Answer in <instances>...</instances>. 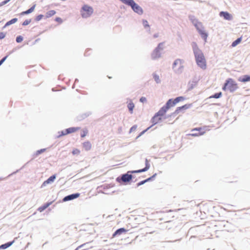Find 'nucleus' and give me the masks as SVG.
Here are the masks:
<instances>
[{
  "label": "nucleus",
  "mask_w": 250,
  "mask_h": 250,
  "mask_svg": "<svg viewBox=\"0 0 250 250\" xmlns=\"http://www.w3.org/2000/svg\"><path fill=\"white\" fill-rule=\"evenodd\" d=\"M192 48L197 65L202 69L205 70L207 68V65L204 53L198 48L196 43H193Z\"/></svg>",
  "instance_id": "nucleus-1"
},
{
  "label": "nucleus",
  "mask_w": 250,
  "mask_h": 250,
  "mask_svg": "<svg viewBox=\"0 0 250 250\" xmlns=\"http://www.w3.org/2000/svg\"><path fill=\"white\" fill-rule=\"evenodd\" d=\"M149 167H150V166L148 163V161L147 159H146V167L144 168L140 169V170H138L133 171L132 172L128 171L126 174H123L122 176L121 180L124 182H129L132 179V175L130 174H129V173H139V172L146 171L149 168Z\"/></svg>",
  "instance_id": "nucleus-2"
},
{
  "label": "nucleus",
  "mask_w": 250,
  "mask_h": 250,
  "mask_svg": "<svg viewBox=\"0 0 250 250\" xmlns=\"http://www.w3.org/2000/svg\"><path fill=\"white\" fill-rule=\"evenodd\" d=\"M238 88L237 84L232 79H228L223 87V90L225 91L228 89L230 92H233Z\"/></svg>",
  "instance_id": "nucleus-3"
},
{
  "label": "nucleus",
  "mask_w": 250,
  "mask_h": 250,
  "mask_svg": "<svg viewBox=\"0 0 250 250\" xmlns=\"http://www.w3.org/2000/svg\"><path fill=\"white\" fill-rule=\"evenodd\" d=\"M81 12L82 16L83 18H86L92 14L93 10L92 7L84 5L83 6Z\"/></svg>",
  "instance_id": "nucleus-4"
},
{
  "label": "nucleus",
  "mask_w": 250,
  "mask_h": 250,
  "mask_svg": "<svg viewBox=\"0 0 250 250\" xmlns=\"http://www.w3.org/2000/svg\"><path fill=\"white\" fill-rule=\"evenodd\" d=\"M196 131H198V132H193L192 133L189 134V135L193 136V137H197V136L203 135L206 132L205 128H203V127L194 128L191 130L192 132H195Z\"/></svg>",
  "instance_id": "nucleus-5"
},
{
  "label": "nucleus",
  "mask_w": 250,
  "mask_h": 250,
  "mask_svg": "<svg viewBox=\"0 0 250 250\" xmlns=\"http://www.w3.org/2000/svg\"><path fill=\"white\" fill-rule=\"evenodd\" d=\"M171 106L170 105V102H167L166 105L163 106L159 111L156 113L160 117H162L164 116L167 111L171 107Z\"/></svg>",
  "instance_id": "nucleus-6"
},
{
  "label": "nucleus",
  "mask_w": 250,
  "mask_h": 250,
  "mask_svg": "<svg viewBox=\"0 0 250 250\" xmlns=\"http://www.w3.org/2000/svg\"><path fill=\"white\" fill-rule=\"evenodd\" d=\"M129 6L131 7L132 9L136 13L139 14H142L143 13V10L142 8L139 6L137 4H136L134 0H132L131 2L129 4Z\"/></svg>",
  "instance_id": "nucleus-7"
},
{
  "label": "nucleus",
  "mask_w": 250,
  "mask_h": 250,
  "mask_svg": "<svg viewBox=\"0 0 250 250\" xmlns=\"http://www.w3.org/2000/svg\"><path fill=\"white\" fill-rule=\"evenodd\" d=\"M79 129H80V127H74L67 128L64 130L62 131L61 132V134L59 135V137L66 135L70 134V133H74V132L78 131Z\"/></svg>",
  "instance_id": "nucleus-8"
},
{
  "label": "nucleus",
  "mask_w": 250,
  "mask_h": 250,
  "mask_svg": "<svg viewBox=\"0 0 250 250\" xmlns=\"http://www.w3.org/2000/svg\"><path fill=\"white\" fill-rule=\"evenodd\" d=\"M183 67L182 61L180 59H177L173 64V69L175 71H179Z\"/></svg>",
  "instance_id": "nucleus-9"
},
{
  "label": "nucleus",
  "mask_w": 250,
  "mask_h": 250,
  "mask_svg": "<svg viewBox=\"0 0 250 250\" xmlns=\"http://www.w3.org/2000/svg\"><path fill=\"white\" fill-rule=\"evenodd\" d=\"M185 100V98L183 96H180L176 98L174 100L171 99L167 101L170 102V105L171 107L174 106L177 103L182 102Z\"/></svg>",
  "instance_id": "nucleus-10"
},
{
  "label": "nucleus",
  "mask_w": 250,
  "mask_h": 250,
  "mask_svg": "<svg viewBox=\"0 0 250 250\" xmlns=\"http://www.w3.org/2000/svg\"><path fill=\"white\" fill-rule=\"evenodd\" d=\"M191 106V104H186L182 106L177 107L175 110L174 113L176 114H179L183 110H186L189 108Z\"/></svg>",
  "instance_id": "nucleus-11"
},
{
  "label": "nucleus",
  "mask_w": 250,
  "mask_h": 250,
  "mask_svg": "<svg viewBox=\"0 0 250 250\" xmlns=\"http://www.w3.org/2000/svg\"><path fill=\"white\" fill-rule=\"evenodd\" d=\"M192 20V23L194 24L195 26L196 27L198 32L200 31V30L204 29V27L201 22H199L198 20L196 19H191Z\"/></svg>",
  "instance_id": "nucleus-12"
},
{
  "label": "nucleus",
  "mask_w": 250,
  "mask_h": 250,
  "mask_svg": "<svg viewBox=\"0 0 250 250\" xmlns=\"http://www.w3.org/2000/svg\"><path fill=\"white\" fill-rule=\"evenodd\" d=\"M219 16L221 17H223L224 19L228 21H230L232 19V16L228 12H220Z\"/></svg>",
  "instance_id": "nucleus-13"
},
{
  "label": "nucleus",
  "mask_w": 250,
  "mask_h": 250,
  "mask_svg": "<svg viewBox=\"0 0 250 250\" xmlns=\"http://www.w3.org/2000/svg\"><path fill=\"white\" fill-rule=\"evenodd\" d=\"M126 232L127 230L125 229L120 228L114 232V233L112 234V237L114 238L117 236L121 235L123 233H126Z\"/></svg>",
  "instance_id": "nucleus-14"
},
{
  "label": "nucleus",
  "mask_w": 250,
  "mask_h": 250,
  "mask_svg": "<svg viewBox=\"0 0 250 250\" xmlns=\"http://www.w3.org/2000/svg\"><path fill=\"white\" fill-rule=\"evenodd\" d=\"M79 196H80V194L78 193H75V194H71V195H68V196L65 197L63 198V200L64 201H67L74 199L75 198L79 197Z\"/></svg>",
  "instance_id": "nucleus-15"
},
{
  "label": "nucleus",
  "mask_w": 250,
  "mask_h": 250,
  "mask_svg": "<svg viewBox=\"0 0 250 250\" xmlns=\"http://www.w3.org/2000/svg\"><path fill=\"white\" fill-rule=\"evenodd\" d=\"M161 52L155 48L151 54V58L153 59H156L161 57Z\"/></svg>",
  "instance_id": "nucleus-16"
},
{
  "label": "nucleus",
  "mask_w": 250,
  "mask_h": 250,
  "mask_svg": "<svg viewBox=\"0 0 250 250\" xmlns=\"http://www.w3.org/2000/svg\"><path fill=\"white\" fill-rule=\"evenodd\" d=\"M55 179H56L55 175L50 176L47 180H46L43 183L42 186H45L46 185L53 182Z\"/></svg>",
  "instance_id": "nucleus-17"
},
{
  "label": "nucleus",
  "mask_w": 250,
  "mask_h": 250,
  "mask_svg": "<svg viewBox=\"0 0 250 250\" xmlns=\"http://www.w3.org/2000/svg\"><path fill=\"white\" fill-rule=\"evenodd\" d=\"M83 146L86 151H88L91 149L92 145L90 142L86 141L83 144Z\"/></svg>",
  "instance_id": "nucleus-18"
},
{
  "label": "nucleus",
  "mask_w": 250,
  "mask_h": 250,
  "mask_svg": "<svg viewBox=\"0 0 250 250\" xmlns=\"http://www.w3.org/2000/svg\"><path fill=\"white\" fill-rule=\"evenodd\" d=\"M161 120V117L158 115L157 114H156L152 118L151 122L153 123V125H155L157 124Z\"/></svg>",
  "instance_id": "nucleus-19"
},
{
  "label": "nucleus",
  "mask_w": 250,
  "mask_h": 250,
  "mask_svg": "<svg viewBox=\"0 0 250 250\" xmlns=\"http://www.w3.org/2000/svg\"><path fill=\"white\" fill-rule=\"evenodd\" d=\"M238 81L243 83L250 81V76L244 75L243 77L239 78Z\"/></svg>",
  "instance_id": "nucleus-20"
},
{
  "label": "nucleus",
  "mask_w": 250,
  "mask_h": 250,
  "mask_svg": "<svg viewBox=\"0 0 250 250\" xmlns=\"http://www.w3.org/2000/svg\"><path fill=\"white\" fill-rule=\"evenodd\" d=\"M51 203H52L51 202H50V203H47L44 204L43 205H42V206H41L38 208V210L40 212H42V211L45 210L46 208H47L51 204Z\"/></svg>",
  "instance_id": "nucleus-21"
},
{
  "label": "nucleus",
  "mask_w": 250,
  "mask_h": 250,
  "mask_svg": "<svg viewBox=\"0 0 250 250\" xmlns=\"http://www.w3.org/2000/svg\"><path fill=\"white\" fill-rule=\"evenodd\" d=\"M199 33L201 36L202 38L205 40V42H206L208 37V34L204 31V29L200 30Z\"/></svg>",
  "instance_id": "nucleus-22"
},
{
  "label": "nucleus",
  "mask_w": 250,
  "mask_h": 250,
  "mask_svg": "<svg viewBox=\"0 0 250 250\" xmlns=\"http://www.w3.org/2000/svg\"><path fill=\"white\" fill-rule=\"evenodd\" d=\"M14 242V241H13L12 242H9L4 244L1 245V246H0V250L5 249L8 248L9 247L12 245Z\"/></svg>",
  "instance_id": "nucleus-23"
},
{
  "label": "nucleus",
  "mask_w": 250,
  "mask_h": 250,
  "mask_svg": "<svg viewBox=\"0 0 250 250\" xmlns=\"http://www.w3.org/2000/svg\"><path fill=\"white\" fill-rule=\"evenodd\" d=\"M56 13V12L55 10H52L48 11L46 12L45 14V17L46 18H49L55 15Z\"/></svg>",
  "instance_id": "nucleus-24"
},
{
  "label": "nucleus",
  "mask_w": 250,
  "mask_h": 250,
  "mask_svg": "<svg viewBox=\"0 0 250 250\" xmlns=\"http://www.w3.org/2000/svg\"><path fill=\"white\" fill-rule=\"evenodd\" d=\"M127 107L129 109L130 113L132 114L133 113V109L134 108V104L131 101H130V102L128 104Z\"/></svg>",
  "instance_id": "nucleus-25"
},
{
  "label": "nucleus",
  "mask_w": 250,
  "mask_h": 250,
  "mask_svg": "<svg viewBox=\"0 0 250 250\" xmlns=\"http://www.w3.org/2000/svg\"><path fill=\"white\" fill-rule=\"evenodd\" d=\"M241 41L242 37L238 38L236 40H235L232 43L231 46L233 47L236 46L237 44L241 42Z\"/></svg>",
  "instance_id": "nucleus-26"
},
{
  "label": "nucleus",
  "mask_w": 250,
  "mask_h": 250,
  "mask_svg": "<svg viewBox=\"0 0 250 250\" xmlns=\"http://www.w3.org/2000/svg\"><path fill=\"white\" fill-rule=\"evenodd\" d=\"M158 50H159L160 52L161 51L163 50L165 48V45L164 42L160 43L157 47L156 48Z\"/></svg>",
  "instance_id": "nucleus-27"
},
{
  "label": "nucleus",
  "mask_w": 250,
  "mask_h": 250,
  "mask_svg": "<svg viewBox=\"0 0 250 250\" xmlns=\"http://www.w3.org/2000/svg\"><path fill=\"white\" fill-rule=\"evenodd\" d=\"M35 7V5H34L32 7H31L29 9H28V10L23 12L22 13V14H29L31 12H32L34 10Z\"/></svg>",
  "instance_id": "nucleus-28"
},
{
  "label": "nucleus",
  "mask_w": 250,
  "mask_h": 250,
  "mask_svg": "<svg viewBox=\"0 0 250 250\" xmlns=\"http://www.w3.org/2000/svg\"><path fill=\"white\" fill-rule=\"evenodd\" d=\"M222 93L220 92L219 93H217L209 97V98H219L222 96Z\"/></svg>",
  "instance_id": "nucleus-29"
},
{
  "label": "nucleus",
  "mask_w": 250,
  "mask_h": 250,
  "mask_svg": "<svg viewBox=\"0 0 250 250\" xmlns=\"http://www.w3.org/2000/svg\"><path fill=\"white\" fill-rule=\"evenodd\" d=\"M16 22V18H14V19H12L11 21H8L4 25V26L3 27V28L11 24H13V23H15Z\"/></svg>",
  "instance_id": "nucleus-30"
},
{
  "label": "nucleus",
  "mask_w": 250,
  "mask_h": 250,
  "mask_svg": "<svg viewBox=\"0 0 250 250\" xmlns=\"http://www.w3.org/2000/svg\"><path fill=\"white\" fill-rule=\"evenodd\" d=\"M88 133V130L87 129H84L83 130L82 133H81V137H84Z\"/></svg>",
  "instance_id": "nucleus-31"
},
{
  "label": "nucleus",
  "mask_w": 250,
  "mask_h": 250,
  "mask_svg": "<svg viewBox=\"0 0 250 250\" xmlns=\"http://www.w3.org/2000/svg\"><path fill=\"white\" fill-rule=\"evenodd\" d=\"M80 153V151L78 149L75 148V149H73V150L72 151V154L73 155H78Z\"/></svg>",
  "instance_id": "nucleus-32"
},
{
  "label": "nucleus",
  "mask_w": 250,
  "mask_h": 250,
  "mask_svg": "<svg viewBox=\"0 0 250 250\" xmlns=\"http://www.w3.org/2000/svg\"><path fill=\"white\" fill-rule=\"evenodd\" d=\"M45 150H46V149L43 148V149H41L40 150L37 151L36 152V155L37 156V155L40 154L41 153L44 152L45 151Z\"/></svg>",
  "instance_id": "nucleus-33"
},
{
  "label": "nucleus",
  "mask_w": 250,
  "mask_h": 250,
  "mask_svg": "<svg viewBox=\"0 0 250 250\" xmlns=\"http://www.w3.org/2000/svg\"><path fill=\"white\" fill-rule=\"evenodd\" d=\"M143 25L145 28H148L149 27V25L148 24V23L147 21L144 20L143 21Z\"/></svg>",
  "instance_id": "nucleus-34"
},
{
  "label": "nucleus",
  "mask_w": 250,
  "mask_h": 250,
  "mask_svg": "<svg viewBox=\"0 0 250 250\" xmlns=\"http://www.w3.org/2000/svg\"><path fill=\"white\" fill-rule=\"evenodd\" d=\"M31 22V20H26L22 23L23 25H27Z\"/></svg>",
  "instance_id": "nucleus-35"
},
{
  "label": "nucleus",
  "mask_w": 250,
  "mask_h": 250,
  "mask_svg": "<svg viewBox=\"0 0 250 250\" xmlns=\"http://www.w3.org/2000/svg\"><path fill=\"white\" fill-rule=\"evenodd\" d=\"M153 77H154V80L157 83H158L160 82V80L159 76H158L157 75H154Z\"/></svg>",
  "instance_id": "nucleus-36"
},
{
  "label": "nucleus",
  "mask_w": 250,
  "mask_h": 250,
  "mask_svg": "<svg viewBox=\"0 0 250 250\" xmlns=\"http://www.w3.org/2000/svg\"><path fill=\"white\" fill-rule=\"evenodd\" d=\"M43 17V16L42 15H39L36 17L35 20L37 21H39Z\"/></svg>",
  "instance_id": "nucleus-37"
},
{
  "label": "nucleus",
  "mask_w": 250,
  "mask_h": 250,
  "mask_svg": "<svg viewBox=\"0 0 250 250\" xmlns=\"http://www.w3.org/2000/svg\"><path fill=\"white\" fill-rule=\"evenodd\" d=\"M55 20V21H56L57 22H58L60 23H61L62 22V19L59 17L56 18Z\"/></svg>",
  "instance_id": "nucleus-38"
},
{
  "label": "nucleus",
  "mask_w": 250,
  "mask_h": 250,
  "mask_svg": "<svg viewBox=\"0 0 250 250\" xmlns=\"http://www.w3.org/2000/svg\"><path fill=\"white\" fill-rule=\"evenodd\" d=\"M22 40H23V38L21 36L17 37V42H21L22 41Z\"/></svg>",
  "instance_id": "nucleus-39"
},
{
  "label": "nucleus",
  "mask_w": 250,
  "mask_h": 250,
  "mask_svg": "<svg viewBox=\"0 0 250 250\" xmlns=\"http://www.w3.org/2000/svg\"><path fill=\"white\" fill-rule=\"evenodd\" d=\"M140 101L142 103H145L146 102V99L144 97H142L140 98Z\"/></svg>",
  "instance_id": "nucleus-40"
},
{
  "label": "nucleus",
  "mask_w": 250,
  "mask_h": 250,
  "mask_svg": "<svg viewBox=\"0 0 250 250\" xmlns=\"http://www.w3.org/2000/svg\"><path fill=\"white\" fill-rule=\"evenodd\" d=\"M5 36V34L3 32L0 33V39H3Z\"/></svg>",
  "instance_id": "nucleus-41"
},
{
  "label": "nucleus",
  "mask_w": 250,
  "mask_h": 250,
  "mask_svg": "<svg viewBox=\"0 0 250 250\" xmlns=\"http://www.w3.org/2000/svg\"><path fill=\"white\" fill-rule=\"evenodd\" d=\"M9 1H10V0H4V1H2L0 5H3L6 4V3H7Z\"/></svg>",
  "instance_id": "nucleus-42"
},
{
  "label": "nucleus",
  "mask_w": 250,
  "mask_h": 250,
  "mask_svg": "<svg viewBox=\"0 0 250 250\" xmlns=\"http://www.w3.org/2000/svg\"><path fill=\"white\" fill-rule=\"evenodd\" d=\"M6 58V57H5L0 61V65L4 62V61L5 60Z\"/></svg>",
  "instance_id": "nucleus-43"
},
{
  "label": "nucleus",
  "mask_w": 250,
  "mask_h": 250,
  "mask_svg": "<svg viewBox=\"0 0 250 250\" xmlns=\"http://www.w3.org/2000/svg\"><path fill=\"white\" fill-rule=\"evenodd\" d=\"M149 179H147V180H145V181H143L141 182L140 183H139L138 184V185H142V184H143L145 183L146 181H147Z\"/></svg>",
  "instance_id": "nucleus-44"
},
{
  "label": "nucleus",
  "mask_w": 250,
  "mask_h": 250,
  "mask_svg": "<svg viewBox=\"0 0 250 250\" xmlns=\"http://www.w3.org/2000/svg\"><path fill=\"white\" fill-rule=\"evenodd\" d=\"M84 245V244H82V245H81L79 246V247H78L77 248V249H76L75 250H79L80 248H82V247H83Z\"/></svg>",
  "instance_id": "nucleus-45"
},
{
  "label": "nucleus",
  "mask_w": 250,
  "mask_h": 250,
  "mask_svg": "<svg viewBox=\"0 0 250 250\" xmlns=\"http://www.w3.org/2000/svg\"><path fill=\"white\" fill-rule=\"evenodd\" d=\"M158 34H155L154 35V38H157L158 37Z\"/></svg>",
  "instance_id": "nucleus-46"
}]
</instances>
